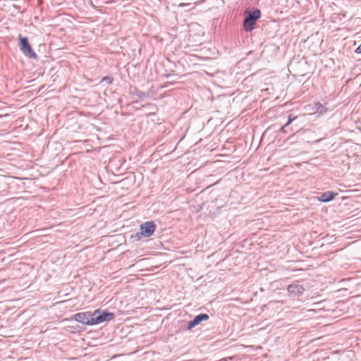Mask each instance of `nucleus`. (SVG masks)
<instances>
[{
  "instance_id": "nucleus-9",
  "label": "nucleus",
  "mask_w": 361,
  "mask_h": 361,
  "mask_svg": "<svg viewBox=\"0 0 361 361\" xmlns=\"http://www.w3.org/2000/svg\"><path fill=\"white\" fill-rule=\"evenodd\" d=\"M130 93L132 94H135L136 96H137L140 99L145 98V97H148V94L147 92H144L140 91L136 87H131L130 89Z\"/></svg>"
},
{
  "instance_id": "nucleus-7",
  "label": "nucleus",
  "mask_w": 361,
  "mask_h": 361,
  "mask_svg": "<svg viewBox=\"0 0 361 361\" xmlns=\"http://www.w3.org/2000/svg\"><path fill=\"white\" fill-rule=\"evenodd\" d=\"M209 319V315L204 313L200 314L195 317V318L188 322V329H192L201 322Z\"/></svg>"
},
{
  "instance_id": "nucleus-5",
  "label": "nucleus",
  "mask_w": 361,
  "mask_h": 361,
  "mask_svg": "<svg viewBox=\"0 0 361 361\" xmlns=\"http://www.w3.org/2000/svg\"><path fill=\"white\" fill-rule=\"evenodd\" d=\"M74 319L82 324L92 325V313L90 312H78L73 316Z\"/></svg>"
},
{
  "instance_id": "nucleus-6",
  "label": "nucleus",
  "mask_w": 361,
  "mask_h": 361,
  "mask_svg": "<svg viewBox=\"0 0 361 361\" xmlns=\"http://www.w3.org/2000/svg\"><path fill=\"white\" fill-rule=\"evenodd\" d=\"M287 290L290 295L300 296L303 293L305 288L298 283H293L288 286Z\"/></svg>"
},
{
  "instance_id": "nucleus-2",
  "label": "nucleus",
  "mask_w": 361,
  "mask_h": 361,
  "mask_svg": "<svg viewBox=\"0 0 361 361\" xmlns=\"http://www.w3.org/2000/svg\"><path fill=\"white\" fill-rule=\"evenodd\" d=\"M155 228L156 225L153 221H147L140 225V231L133 238L135 240H140L142 236L149 238L154 233Z\"/></svg>"
},
{
  "instance_id": "nucleus-3",
  "label": "nucleus",
  "mask_w": 361,
  "mask_h": 361,
  "mask_svg": "<svg viewBox=\"0 0 361 361\" xmlns=\"http://www.w3.org/2000/svg\"><path fill=\"white\" fill-rule=\"evenodd\" d=\"M261 12L259 9H255L252 12H249L243 21V28L246 32H250L254 29L256 21L260 18Z\"/></svg>"
},
{
  "instance_id": "nucleus-14",
  "label": "nucleus",
  "mask_w": 361,
  "mask_h": 361,
  "mask_svg": "<svg viewBox=\"0 0 361 361\" xmlns=\"http://www.w3.org/2000/svg\"><path fill=\"white\" fill-rule=\"evenodd\" d=\"M357 54H361V44L355 49Z\"/></svg>"
},
{
  "instance_id": "nucleus-4",
  "label": "nucleus",
  "mask_w": 361,
  "mask_h": 361,
  "mask_svg": "<svg viewBox=\"0 0 361 361\" xmlns=\"http://www.w3.org/2000/svg\"><path fill=\"white\" fill-rule=\"evenodd\" d=\"M92 321L91 322L92 323V325H94L106 321L112 320L114 318V314L97 310L92 313Z\"/></svg>"
},
{
  "instance_id": "nucleus-13",
  "label": "nucleus",
  "mask_w": 361,
  "mask_h": 361,
  "mask_svg": "<svg viewBox=\"0 0 361 361\" xmlns=\"http://www.w3.org/2000/svg\"><path fill=\"white\" fill-rule=\"evenodd\" d=\"M288 126L286 125H283L280 129H279V132L281 133H284V134H286L288 133V130H286Z\"/></svg>"
},
{
  "instance_id": "nucleus-12",
  "label": "nucleus",
  "mask_w": 361,
  "mask_h": 361,
  "mask_svg": "<svg viewBox=\"0 0 361 361\" xmlns=\"http://www.w3.org/2000/svg\"><path fill=\"white\" fill-rule=\"evenodd\" d=\"M296 118V116H294L293 114H289L288 117V121L285 123V125L289 126Z\"/></svg>"
},
{
  "instance_id": "nucleus-11",
  "label": "nucleus",
  "mask_w": 361,
  "mask_h": 361,
  "mask_svg": "<svg viewBox=\"0 0 361 361\" xmlns=\"http://www.w3.org/2000/svg\"><path fill=\"white\" fill-rule=\"evenodd\" d=\"M114 81V78L112 76H105V77H103L102 80H101V82H105L106 84L107 85H111Z\"/></svg>"
},
{
  "instance_id": "nucleus-10",
  "label": "nucleus",
  "mask_w": 361,
  "mask_h": 361,
  "mask_svg": "<svg viewBox=\"0 0 361 361\" xmlns=\"http://www.w3.org/2000/svg\"><path fill=\"white\" fill-rule=\"evenodd\" d=\"M314 109L319 115H323L327 111V109L320 102H316L314 104Z\"/></svg>"
},
{
  "instance_id": "nucleus-1",
  "label": "nucleus",
  "mask_w": 361,
  "mask_h": 361,
  "mask_svg": "<svg viewBox=\"0 0 361 361\" xmlns=\"http://www.w3.org/2000/svg\"><path fill=\"white\" fill-rule=\"evenodd\" d=\"M19 48L25 56L28 59H37V56L32 48L27 37L18 35Z\"/></svg>"
},
{
  "instance_id": "nucleus-8",
  "label": "nucleus",
  "mask_w": 361,
  "mask_h": 361,
  "mask_svg": "<svg viewBox=\"0 0 361 361\" xmlns=\"http://www.w3.org/2000/svg\"><path fill=\"white\" fill-rule=\"evenodd\" d=\"M337 195L338 194L336 192L327 191L322 193L321 195L318 197V200L322 202H328L334 200Z\"/></svg>"
}]
</instances>
